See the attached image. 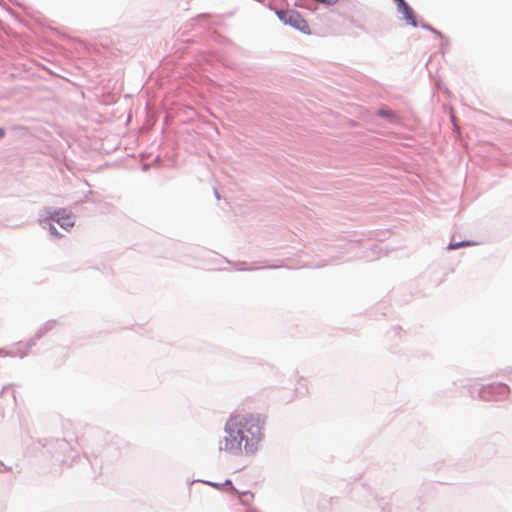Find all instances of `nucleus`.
Wrapping results in <instances>:
<instances>
[{
    "mask_svg": "<svg viewBox=\"0 0 512 512\" xmlns=\"http://www.w3.org/2000/svg\"><path fill=\"white\" fill-rule=\"evenodd\" d=\"M266 417L262 414H247L245 416H231L225 425L224 450L238 454L244 442L247 454H253L258 449V444L263 438V428ZM223 447L220 446V450Z\"/></svg>",
    "mask_w": 512,
    "mask_h": 512,
    "instance_id": "f257e3e1",
    "label": "nucleus"
},
{
    "mask_svg": "<svg viewBox=\"0 0 512 512\" xmlns=\"http://www.w3.org/2000/svg\"><path fill=\"white\" fill-rule=\"evenodd\" d=\"M56 462L62 465L71 466L78 457V452L74 450L66 439H45V442L38 441Z\"/></svg>",
    "mask_w": 512,
    "mask_h": 512,
    "instance_id": "f03ea898",
    "label": "nucleus"
},
{
    "mask_svg": "<svg viewBox=\"0 0 512 512\" xmlns=\"http://www.w3.org/2000/svg\"><path fill=\"white\" fill-rule=\"evenodd\" d=\"M510 388L505 383H490L478 390V396L483 401H501L508 397Z\"/></svg>",
    "mask_w": 512,
    "mask_h": 512,
    "instance_id": "7ed1b4c3",
    "label": "nucleus"
},
{
    "mask_svg": "<svg viewBox=\"0 0 512 512\" xmlns=\"http://www.w3.org/2000/svg\"><path fill=\"white\" fill-rule=\"evenodd\" d=\"M46 220L56 222L61 228L69 230L75 224V221L70 213H67L65 209L58 208H45Z\"/></svg>",
    "mask_w": 512,
    "mask_h": 512,
    "instance_id": "20e7f679",
    "label": "nucleus"
},
{
    "mask_svg": "<svg viewBox=\"0 0 512 512\" xmlns=\"http://www.w3.org/2000/svg\"><path fill=\"white\" fill-rule=\"evenodd\" d=\"M118 454L117 449L112 445H106L101 449H93L91 451L92 458L87 457L93 469L99 468V472L102 469L103 460L109 461L113 456Z\"/></svg>",
    "mask_w": 512,
    "mask_h": 512,
    "instance_id": "39448f33",
    "label": "nucleus"
},
{
    "mask_svg": "<svg viewBox=\"0 0 512 512\" xmlns=\"http://www.w3.org/2000/svg\"><path fill=\"white\" fill-rule=\"evenodd\" d=\"M278 15L285 24L290 25L292 28L296 30L304 31L307 29V22L296 11H282L279 12Z\"/></svg>",
    "mask_w": 512,
    "mask_h": 512,
    "instance_id": "423d86ee",
    "label": "nucleus"
},
{
    "mask_svg": "<svg viewBox=\"0 0 512 512\" xmlns=\"http://www.w3.org/2000/svg\"><path fill=\"white\" fill-rule=\"evenodd\" d=\"M398 10L403 14L405 20L413 27H418L417 20L415 18L413 10L409 7L407 3H404Z\"/></svg>",
    "mask_w": 512,
    "mask_h": 512,
    "instance_id": "0eeeda50",
    "label": "nucleus"
},
{
    "mask_svg": "<svg viewBox=\"0 0 512 512\" xmlns=\"http://www.w3.org/2000/svg\"><path fill=\"white\" fill-rule=\"evenodd\" d=\"M46 333H47L46 330L43 328V326H41L37 330V332H36V334L34 335L33 338H31L30 340L25 341V342L24 341H20V342H18V345L19 346H25L26 349H31L33 346L36 345L37 340L41 339Z\"/></svg>",
    "mask_w": 512,
    "mask_h": 512,
    "instance_id": "6e6552de",
    "label": "nucleus"
},
{
    "mask_svg": "<svg viewBox=\"0 0 512 512\" xmlns=\"http://www.w3.org/2000/svg\"><path fill=\"white\" fill-rule=\"evenodd\" d=\"M43 224H44V228H47L49 233L51 234L52 237L54 238H59L62 236V234L59 233L58 229L56 228V226L52 223L51 220H46V218L43 220Z\"/></svg>",
    "mask_w": 512,
    "mask_h": 512,
    "instance_id": "1a4fd4ad",
    "label": "nucleus"
},
{
    "mask_svg": "<svg viewBox=\"0 0 512 512\" xmlns=\"http://www.w3.org/2000/svg\"><path fill=\"white\" fill-rule=\"evenodd\" d=\"M473 244H474V242L470 241V240H463V241H459V242H450L449 245L447 246V249L448 250H456V249H459L462 247L471 246Z\"/></svg>",
    "mask_w": 512,
    "mask_h": 512,
    "instance_id": "9d476101",
    "label": "nucleus"
},
{
    "mask_svg": "<svg viewBox=\"0 0 512 512\" xmlns=\"http://www.w3.org/2000/svg\"><path fill=\"white\" fill-rule=\"evenodd\" d=\"M29 349H26L25 346H19L18 343L15 345V349L12 352L11 356H19L20 358H24L27 355Z\"/></svg>",
    "mask_w": 512,
    "mask_h": 512,
    "instance_id": "9b49d317",
    "label": "nucleus"
},
{
    "mask_svg": "<svg viewBox=\"0 0 512 512\" xmlns=\"http://www.w3.org/2000/svg\"><path fill=\"white\" fill-rule=\"evenodd\" d=\"M360 244H361L360 241H352V240L347 241L345 244L346 251L347 252L353 251L356 248H358L360 246Z\"/></svg>",
    "mask_w": 512,
    "mask_h": 512,
    "instance_id": "f8f14e48",
    "label": "nucleus"
},
{
    "mask_svg": "<svg viewBox=\"0 0 512 512\" xmlns=\"http://www.w3.org/2000/svg\"><path fill=\"white\" fill-rule=\"evenodd\" d=\"M377 115L383 118H390L394 116V113L389 109H380L378 110Z\"/></svg>",
    "mask_w": 512,
    "mask_h": 512,
    "instance_id": "ddd939ff",
    "label": "nucleus"
},
{
    "mask_svg": "<svg viewBox=\"0 0 512 512\" xmlns=\"http://www.w3.org/2000/svg\"><path fill=\"white\" fill-rule=\"evenodd\" d=\"M247 263L246 262H236L234 264L235 268L239 271H246V270H251L252 268H247L246 267Z\"/></svg>",
    "mask_w": 512,
    "mask_h": 512,
    "instance_id": "4468645a",
    "label": "nucleus"
},
{
    "mask_svg": "<svg viewBox=\"0 0 512 512\" xmlns=\"http://www.w3.org/2000/svg\"><path fill=\"white\" fill-rule=\"evenodd\" d=\"M55 320L51 319V320H48L44 325H43V328L46 330V332H49L50 330H52L55 326Z\"/></svg>",
    "mask_w": 512,
    "mask_h": 512,
    "instance_id": "2eb2a0df",
    "label": "nucleus"
},
{
    "mask_svg": "<svg viewBox=\"0 0 512 512\" xmlns=\"http://www.w3.org/2000/svg\"><path fill=\"white\" fill-rule=\"evenodd\" d=\"M222 484V487L223 486H227L230 488V490L234 491V492H237V490L235 489V487L233 486V483L230 479H226L224 483H221Z\"/></svg>",
    "mask_w": 512,
    "mask_h": 512,
    "instance_id": "dca6fc26",
    "label": "nucleus"
},
{
    "mask_svg": "<svg viewBox=\"0 0 512 512\" xmlns=\"http://www.w3.org/2000/svg\"><path fill=\"white\" fill-rule=\"evenodd\" d=\"M242 496H243V498L241 499L242 504H248V500L246 497L249 496L250 498H252L253 494H251L249 491H246V492L242 493Z\"/></svg>",
    "mask_w": 512,
    "mask_h": 512,
    "instance_id": "f3484780",
    "label": "nucleus"
},
{
    "mask_svg": "<svg viewBox=\"0 0 512 512\" xmlns=\"http://www.w3.org/2000/svg\"><path fill=\"white\" fill-rule=\"evenodd\" d=\"M316 2L326 4V5H335L339 0H315Z\"/></svg>",
    "mask_w": 512,
    "mask_h": 512,
    "instance_id": "a211bd4d",
    "label": "nucleus"
},
{
    "mask_svg": "<svg viewBox=\"0 0 512 512\" xmlns=\"http://www.w3.org/2000/svg\"><path fill=\"white\" fill-rule=\"evenodd\" d=\"M204 483L212 486V487H215L217 489H220L222 487V484L221 483H218V482H212V481H203Z\"/></svg>",
    "mask_w": 512,
    "mask_h": 512,
    "instance_id": "6ab92c4d",
    "label": "nucleus"
},
{
    "mask_svg": "<svg viewBox=\"0 0 512 512\" xmlns=\"http://www.w3.org/2000/svg\"><path fill=\"white\" fill-rule=\"evenodd\" d=\"M10 469V467L5 466V464L2 461H0V473L9 471Z\"/></svg>",
    "mask_w": 512,
    "mask_h": 512,
    "instance_id": "aec40b11",
    "label": "nucleus"
},
{
    "mask_svg": "<svg viewBox=\"0 0 512 512\" xmlns=\"http://www.w3.org/2000/svg\"><path fill=\"white\" fill-rule=\"evenodd\" d=\"M371 250H372V252H373V253H376V252L378 253V252H380V251L382 250V248L380 247V245H378V244H374V245L371 247Z\"/></svg>",
    "mask_w": 512,
    "mask_h": 512,
    "instance_id": "412c9836",
    "label": "nucleus"
},
{
    "mask_svg": "<svg viewBox=\"0 0 512 512\" xmlns=\"http://www.w3.org/2000/svg\"><path fill=\"white\" fill-rule=\"evenodd\" d=\"M10 355H12V352L0 349V356H10Z\"/></svg>",
    "mask_w": 512,
    "mask_h": 512,
    "instance_id": "4be33fe9",
    "label": "nucleus"
},
{
    "mask_svg": "<svg viewBox=\"0 0 512 512\" xmlns=\"http://www.w3.org/2000/svg\"><path fill=\"white\" fill-rule=\"evenodd\" d=\"M338 260H340L339 257L332 256L328 263L335 264V263H337Z\"/></svg>",
    "mask_w": 512,
    "mask_h": 512,
    "instance_id": "5701e85b",
    "label": "nucleus"
},
{
    "mask_svg": "<svg viewBox=\"0 0 512 512\" xmlns=\"http://www.w3.org/2000/svg\"><path fill=\"white\" fill-rule=\"evenodd\" d=\"M397 3L398 8H400L404 3H406L404 0H394Z\"/></svg>",
    "mask_w": 512,
    "mask_h": 512,
    "instance_id": "b1692460",
    "label": "nucleus"
},
{
    "mask_svg": "<svg viewBox=\"0 0 512 512\" xmlns=\"http://www.w3.org/2000/svg\"><path fill=\"white\" fill-rule=\"evenodd\" d=\"M214 195H215L217 200H220V193H219L217 188H214Z\"/></svg>",
    "mask_w": 512,
    "mask_h": 512,
    "instance_id": "393cba45",
    "label": "nucleus"
},
{
    "mask_svg": "<svg viewBox=\"0 0 512 512\" xmlns=\"http://www.w3.org/2000/svg\"><path fill=\"white\" fill-rule=\"evenodd\" d=\"M5 135V129L4 128H0V139L3 138Z\"/></svg>",
    "mask_w": 512,
    "mask_h": 512,
    "instance_id": "a878e982",
    "label": "nucleus"
},
{
    "mask_svg": "<svg viewBox=\"0 0 512 512\" xmlns=\"http://www.w3.org/2000/svg\"><path fill=\"white\" fill-rule=\"evenodd\" d=\"M451 120H452V122H453L454 126L456 127V123H455L456 118H455V116H452V117H451Z\"/></svg>",
    "mask_w": 512,
    "mask_h": 512,
    "instance_id": "bb28decb",
    "label": "nucleus"
},
{
    "mask_svg": "<svg viewBox=\"0 0 512 512\" xmlns=\"http://www.w3.org/2000/svg\"><path fill=\"white\" fill-rule=\"evenodd\" d=\"M267 268H270V269H275V268H278V266H275V265H271V266H267Z\"/></svg>",
    "mask_w": 512,
    "mask_h": 512,
    "instance_id": "cd10ccee",
    "label": "nucleus"
},
{
    "mask_svg": "<svg viewBox=\"0 0 512 512\" xmlns=\"http://www.w3.org/2000/svg\"><path fill=\"white\" fill-rule=\"evenodd\" d=\"M328 263H323V264H318L316 267H323L325 265H327Z\"/></svg>",
    "mask_w": 512,
    "mask_h": 512,
    "instance_id": "c85d7f7f",
    "label": "nucleus"
},
{
    "mask_svg": "<svg viewBox=\"0 0 512 512\" xmlns=\"http://www.w3.org/2000/svg\"><path fill=\"white\" fill-rule=\"evenodd\" d=\"M437 35L440 36L441 40L443 39V34L438 33Z\"/></svg>",
    "mask_w": 512,
    "mask_h": 512,
    "instance_id": "c756f323",
    "label": "nucleus"
},
{
    "mask_svg": "<svg viewBox=\"0 0 512 512\" xmlns=\"http://www.w3.org/2000/svg\"><path fill=\"white\" fill-rule=\"evenodd\" d=\"M4 389H5V388H3V389L0 391V396L3 394Z\"/></svg>",
    "mask_w": 512,
    "mask_h": 512,
    "instance_id": "7c9ffc66",
    "label": "nucleus"
}]
</instances>
